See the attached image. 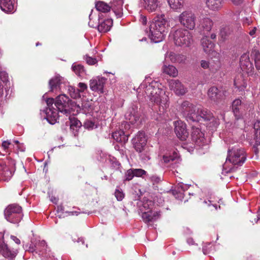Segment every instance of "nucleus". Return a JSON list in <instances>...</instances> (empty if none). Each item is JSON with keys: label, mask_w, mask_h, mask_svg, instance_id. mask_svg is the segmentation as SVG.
<instances>
[{"label": "nucleus", "mask_w": 260, "mask_h": 260, "mask_svg": "<svg viewBox=\"0 0 260 260\" xmlns=\"http://www.w3.org/2000/svg\"><path fill=\"white\" fill-rule=\"evenodd\" d=\"M72 69L78 76H82L86 74L85 68L82 64L74 63L72 66Z\"/></svg>", "instance_id": "nucleus-41"}, {"label": "nucleus", "mask_w": 260, "mask_h": 260, "mask_svg": "<svg viewBox=\"0 0 260 260\" xmlns=\"http://www.w3.org/2000/svg\"><path fill=\"white\" fill-rule=\"evenodd\" d=\"M196 114V118L198 119L194 120V122H199L202 119L205 121H209L213 118V114L207 109L203 108L201 106H199Z\"/></svg>", "instance_id": "nucleus-18"}, {"label": "nucleus", "mask_w": 260, "mask_h": 260, "mask_svg": "<svg viewBox=\"0 0 260 260\" xmlns=\"http://www.w3.org/2000/svg\"><path fill=\"white\" fill-rule=\"evenodd\" d=\"M106 78L96 77L89 81V87L91 90L98 92L100 93L105 92L104 86L106 83Z\"/></svg>", "instance_id": "nucleus-12"}, {"label": "nucleus", "mask_w": 260, "mask_h": 260, "mask_svg": "<svg viewBox=\"0 0 260 260\" xmlns=\"http://www.w3.org/2000/svg\"><path fill=\"white\" fill-rule=\"evenodd\" d=\"M259 145H256V143L255 142V144L253 145V152L254 153V154L256 155H258V153H259V149L258 148L257 146H258Z\"/></svg>", "instance_id": "nucleus-62"}, {"label": "nucleus", "mask_w": 260, "mask_h": 260, "mask_svg": "<svg viewBox=\"0 0 260 260\" xmlns=\"http://www.w3.org/2000/svg\"><path fill=\"white\" fill-rule=\"evenodd\" d=\"M169 57L173 63H184L186 59L185 55L176 54L174 52H171L169 55Z\"/></svg>", "instance_id": "nucleus-33"}, {"label": "nucleus", "mask_w": 260, "mask_h": 260, "mask_svg": "<svg viewBox=\"0 0 260 260\" xmlns=\"http://www.w3.org/2000/svg\"><path fill=\"white\" fill-rule=\"evenodd\" d=\"M240 64L241 69L244 73L248 75L253 74L254 68L248 54L245 53L241 56Z\"/></svg>", "instance_id": "nucleus-13"}, {"label": "nucleus", "mask_w": 260, "mask_h": 260, "mask_svg": "<svg viewBox=\"0 0 260 260\" xmlns=\"http://www.w3.org/2000/svg\"><path fill=\"white\" fill-rule=\"evenodd\" d=\"M69 125L70 131L73 134L76 136L78 135L79 129L82 126L81 122L75 116L69 117Z\"/></svg>", "instance_id": "nucleus-28"}, {"label": "nucleus", "mask_w": 260, "mask_h": 260, "mask_svg": "<svg viewBox=\"0 0 260 260\" xmlns=\"http://www.w3.org/2000/svg\"><path fill=\"white\" fill-rule=\"evenodd\" d=\"M11 239L17 244L19 245L21 243L20 240L16 236L11 235Z\"/></svg>", "instance_id": "nucleus-64"}, {"label": "nucleus", "mask_w": 260, "mask_h": 260, "mask_svg": "<svg viewBox=\"0 0 260 260\" xmlns=\"http://www.w3.org/2000/svg\"><path fill=\"white\" fill-rule=\"evenodd\" d=\"M91 14H92V11L91 12L90 14L89 15V21L88 22V24L91 27H93V28L98 27V25H96V23H94V22L92 21V18L91 17Z\"/></svg>", "instance_id": "nucleus-61"}, {"label": "nucleus", "mask_w": 260, "mask_h": 260, "mask_svg": "<svg viewBox=\"0 0 260 260\" xmlns=\"http://www.w3.org/2000/svg\"><path fill=\"white\" fill-rule=\"evenodd\" d=\"M154 205V203L153 201L144 197L143 198L142 207L141 210L142 211L144 210L152 211Z\"/></svg>", "instance_id": "nucleus-43"}, {"label": "nucleus", "mask_w": 260, "mask_h": 260, "mask_svg": "<svg viewBox=\"0 0 260 260\" xmlns=\"http://www.w3.org/2000/svg\"><path fill=\"white\" fill-rule=\"evenodd\" d=\"M24 249L29 252L38 253L43 260H48V258H50V250L44 240L37 241L35 243L31 241L28 247L27 245L25 246Z\"/></svg>", "instance_id": "nucleus-3"}, {"label": "nucleus", "mask_w": 260, "mask_h": 260, "mask_svg": "<svg viewBox=\"0 0 260 260\" xmlns=\"http://www.w3.org/2000/svg\"><path fill=\"white\" fill-rule=\"evenodd\" d=\"M216 54L214 59H211L210 61V70L212 71H217L220 68V62L219 60V54L216 52H214Z\"/></svg>", "instance_id": "nucleus-40"}, {"label": "nucleus", "mask_w": 260, "mask_h": 260, "mask_svg": "<svg viewBox=\"0 0 260 260\" xmlns=\"http://www.w3.org/2000/svg\"><path fill=\"white\" fill-rule=\"evenodd\" d=\"M0 253L5 257L13 258L16 256L17 252L10 250L3 239H0Z\"/></svg>", "instance_id": "nucleus-23"}, {"label": "nucleus", "mask_w": 260, "mask_h": 260, "mask_svg": "<svg viewBox=\"0 0 260 260\" xmlns=\"http://www.w3.org/2000/svg\"><path fill=\"white\" fill-rule=\"evenodd\" d=\"M254 140L256 145H260V121L257 120L253 124Z\"/></svg>", "instance_id": "nucleus-37"}, {"label": "nucleus", "mask_w": 260, "mask_h": 260, "mask_svg": "<svg viewBox=\"0 0 260 260\" xmlns=\"http://www.w3.org/2000/svg\"><path fill=\"white\" fill-rule=\"evenodd\" d=\"M201 44L204 51L206 53H210L211 52H212V53L214 52L213 51L214 47V43L208 37H205L203 38L201 40Z\"/></svg>", "instance_id": "nucleus-31"}, {"label": "nucleus", "mask_w": 260, "mask_h": 260, "mask_svg": "<svg viewBox=\"0 0 260 260\" xmlns=\"http://www.w3.org/2000/svg\"><path fill=\"white\" fill-rule=\"evenodd\" d=\"M68 90L69 95L72 98L76 99L80 98V93L79 90L76 88L75 87L69 86Z\"/></svg>", "instance_id": "nucleus-44"}, {"label": "nucleus", "mask_w": 260, "mask_h": 260, "mask_svg": "<svg viewBox=\"0 0 260 260\" xmlns=\"http://www.w3.org/2000/svg\"><path fill=\"white\" fill-rule=\"evenodd\" d=\"M115 196L118 201H121L123 200L124 197V194L123 191L119 189H116L114 193Z\"/></svg>", "instance_id": "nucleus-52"}, {"label": "nucleus", "mask_w": 260, "mask_h": 260, "mask_svg": "<svg viewBox=\"0 0 260 260\" xmlns=\"http://www.w3.org/2000/svg\"><path fill=\"white\" fill-rule=\"evenodd\" d=\"M12 146L10 141H4L3 142L2 147L6 152L9 151L11 147Z\"/></svg>", "instance_id": "nucleus-54"}, {"label": "nucleus", "mask_w": 260, "mask_h": 260, "mask_svg": "<svg viewBox=\"0 0 260 260\" xmlns=\"http://www.w3.org/2000/svg\"><path fill=\"white\" fill-rule=\"evenodd\" d=\"M140 151H136L139 153V157L141 159L144 161H147L150 159L149 151L148 147H145L144 148H141Z\"/></svg>", "instance_id": "nucleus-39"}, {"label": "nucleus", "mask_w": 260, "mask_h": 260, "mask_svg": "<svg viewBox=\"0 0 260 260\" xmlns=\"http://www.w3.org/2000/svg\"><path fill=\"white\" fill-rule=\"evenodd\" d=\"M251 56L254 59L255 66L257 70L260 72V53L256 49H252Z\"/></svg>", "instance_id": "nucleus-42"}, {"label": "nucleus", "mask_w": 260, "mask_h": 260, "mask_svg": "<svg viewBox=\"0 0 260 260\" xmlns=\"http://www.w3.org/2000/svg\"><path fill=\"white\" fill-rule=\"evenodd\" d=\"M98 20V29L100 32L105 33L110 30L113 25V20L112 19H107L103 20L99 17Z\"/></svg>", "instance_id": "nucleus-26"}, {"label": "nucleus", "mask_w": 260, "mask_h": 260, "mask_svg": "<svg viewBox=\"0 0 260 260\" xmlns=\"http://www.w3.org/2000/svg\"><path fill=\"white\" fill-rule=\"evenodd\" d=\"M201 66L204 69L209 68L210 69V61L202 60L201 61Z\"/></svg>", "instance_id": "nucleus-60"}, {"label": "nucleus", "mask_w": 260, "mask_h": 260, "mask_svg": "<svg viewBox=\"0 0 260 260\" xmlns=\"http://www.w3.org/2000/svg\"><path fill=\"white\" fill-rule=\"evenodd\" d=\"M196 16L191 10H186L178 16L180 24L189 30H193L196 25Z\"/></svg>", "instance_id": "nucleus-7"}, {"label": "nucleus", "mask_w": 260, "mask_h": 260, "mask_svg": "<svg viewBox=\"0 0 260 260\" xmlns=\"http://www.w3.org/2000/svg\"><path fill=\"white\" fill-rule=\"evenodd\" d=\"M79 91V92H83L87 89V85L84 83L80 82L78 84Z\"/></svg>", "instance_id": "nucleus-59"}, {"label": "nucleus", "mask_w": 260, "mask_h": 260, "mask_svg": "<svg viewBox=\"0 0 260 260\" xmlns=\"http://www.w3.org/2000/svg\"><path fill=\"white\" fill-rule=\"evenodd\" d=\"M188 186L182 183H179L175 186L174 189L172 190L173 194L176 198L181 200L183 198V192L187 189Z\"/></svg>", "instance_id": "nucleus-29"}, {"label": "nucleus", "mask_w": 260, "mask_h": 260, "mask_svg": "<svg viewBox=\"0 0 260 260\" xmlns=\"http://www.w3.org/2000/svg\"><path fill=\"white\" fill-rule=\"evenodd\" d=\"M223 0H205L207 7L211 10H218L222 6Z\"/></svg>", "instance_id": "nucleus-35"}, {"label": "nucleus", "mask_w": 260, "mask_h": 260, "mask_svg": "<svg viewBox=\"0 0 260 260\" xmlns=\"http://www.w3.org/2000/svg\"><path fill=\"white\" fill-rule=\"evenodd\" d=\"M160 217V212H152V211H144L142 214V218L145 223L153 222Z\"/></svg>", "instance_id": "nucleus-22"}, {"label": "nucleus", "mask_w": 260, "mask_h": 260, "mask_svg": "<svg viewBox=\"0 0 260 260\" xmlns=\"http://www.w3.org/2000/svg\"><path fill=\"white\" fill-rule=\"evenodd\" d=\"M67 105L68 109H66V114L68 112L71 113L72 111H75L76 109H77V111L80 108V107L77 105L75 102L70 100H68Z\"/></svg>", "instance_id": "nucleus-45"}, {"label": "nucleus", "mask_w": 260, "mask_h": 260, "mask_svg": "<svg viewBox=\"0 0 260 260\" xmlns=\"http://www.w3.org/2000/svg\"><path fill=\"white\" fill-rule=\"evenodd\" d=\"M140 3L144 9L149 12H155L159 4L158 0H141Z\"/></svg>", "instance_id": "nucleus-24"}, {"label": "nucleus", "mask_w": 260, "mask_h": 260, "mask_svg": "<svg viewBox=\"0 0 260 260\" xmlns=\"http://www.w3.org/2000/svg\"><path fill=\"white\" fill-rule=\"evenodd\" d=\"M15 7V0H0V8L5 13H14Z\"/></svg>", "instance_id": "nucleus-21"}, {"label": "nucleus", "mask_w": 260, "mask_h": 260, "mask_svg": "<svg viewBox=\"0 0 260 260\" xmlns=\"http://www.w3.org/2000/svg\"><path fill=\"white\" fill-rule=\"evenodd\" d=\"M199 106L193 105L187 101L183 102L180 106V111L188 121L194 122V120H197V114Z\"/></svg>", "instance_id": "nucleus-8"}, {"label": "nucleus", "mask_w": 260, "mask_h": 260, "mask_svg": "<svg viewBox=\"0 0 260 260\" xmlns=\"http://www.w3.org/2000/svg\"><path fill=\"white\" fill-rule=\"evenodd\" d=\"M149 179L151 180L153 184L155 183H158L161 181V178L156 175H152L149 177Z\"/></svg>", "instance_id": "nucleus-57"}, {"label": "nucleus", "mask_w": 260, "mask_h": 260, "mask_svg": "<svg viewBox=\"0 0 260 260\" xmlns=\"http://www.w3.org/2000/svg\"><path fill=\"white\" fill-rule=\"evenodd\" d=\"M174 43L176 46L188 47L192 42V36L187 29L180 28L173 34Z\"/></svg>", "instance_id": "nucleus-4"}, {"label": "nucleus", "mask_w": 260, "mask_h": 260, "mask_svg": "<svg viewBox=\"0 0 260 260\" xmlns=\"http://www.w3.org/2000/svg\"><path fill=\"white\" fill-rule=\"evenodd\" d=\"M246 159V154L243 148H232L229 149L226 161L234 165L242 166Z\"/></svg>", "instance_id": "nucleus-6"}, {"label": "nucleus", "mask_w": 260, "mask_h": 260, "mask_svg": "<svg viewBox=\"0 0 260 260\" xmlns=\"http://www.w3.org/2000/svg\"><path fill=\"white\" fill-rule=\"evenodd\" d=\"M140 116L141 114L138 111V107L134 105L130 107L125 114V118L129 120L132 124L138 121Z\"/></svg>", "instance_id": "nucleus-17"}, {"label": "nucleus", "mask_w": 260, "mask_h": 260, "mask_svg": "<svg viewBox=\"0 0 260 260\" xmlns=\"http://www.w3.org/2000/svg\"><path fill=\"white\" fill-rule=\"evenodd\" d=\"M168 26L169 22L164 14L155 16L149 26L151 40L154 43L161 42L166 35Z\"/></svg>", "instance_id": "nucleus-2"}, {"label": "nucleus", "mask_w": 260, "mask_h": 260, "mask_svg": "<svg viewBox=\"0 0 260 260\" xmlns=\"http://www.w3.org/2000/svg\"><path fill=\"white\" fill-rule=\"evenodd\" d=\"M65 94H61L58 95L55 100L53 98H45V94L43 96V99L45 101L47 107L43 110H41V115H44V118L51 124H54L58 122L59 115L56 110L53 107L54 104L58 112L65 113Z\"/></svg>", "instance_id": "nucleus-1"}, {"label": "nucleus", "mask_w": 260, "mask_h": 260, "mask_svg": "<svg viewBox=\"0 0 260 260\" xmlns=\"http://www.w3.org/2000/svg\"><path fill=\"white\" fill-rule=\"evenodd\" d=\"M161 71L163 73L173 77L177 76L178 73L177 69L174 66L165 63L161 68Z\"/></svg>", "instance_id": "nucleus-32"}, {"label": "nucleus", "mask_w": 260, "mask_h": 260, "mask_svg": "<svg viewBox=\"0 0 260 260\" xmlns=\"http://www.w3.org/2000/svg\"><path fill=\"white\" fill-rule=\"evenodd\" d=\"M134 147L136 151H140L141 148L147 147V139L143 132H139L133 139Z\"/></svg>", "instance_id": "nucleus-14"}, {"label": "nucleus", "mask_w": 260, "mask_h": 260, "mask_svg": "<svg viewBox=\"0 0 260 260\" xmlns=\"http://www.w3.org/2000/svg\"><path fill=\"white\" fill-rule=\"evenodd\" d=\"M198 27L201 31L209 32L213 25V22L210 18L204 16L200 17Z\"/></svg>", "instance_id": "nucleus-20"}, {"label": "nucleus", "mask_w": 260, "mask_h": 260, "mask_svg": "<svg viewBox=\"0 0 260 260\" xmlns=\"http://www.w3.org/2000/svg\"><path fill=\"white\" fill-rule=\"evenodd\" d=\"M4 214L7 220L13 223L19 222L23 217L22 208L17 204L8 206L5 209Z\"/></svg>", "instance_id": "nucleus-5"}, {"label": "nucleus", "mask_w": 260, "mask_h": 260, "mask_svg": "<svg viewBox=\"0 0 260 260\" xmlns=\"http://www.w3.org/2000/svg\"><path fill=\"white\" fill-rule=\"evenodd\" d=\"M174 155H175V156L170 155L168 156L164 155L163 156V159L164 160V162L166 163H168L170 161H174L175 159L177 157V154L175 153Z\"/></svg>", "instance_id": "nucleus-56"}, {"label": "nucleus", "mask_w": 260, "mask_h": 260, "mask_svg": "<svg viewBox=\"0 0 260 260\" xmlns=\"http://www.w3.org/2000/svg\"><path fill=\"white\" fill-rule=\"evenodd\" d=\"M233 32L229 27L222 28L220 32V35L223 40H225Z\"/></svg>", "instance_id": "nucleus-47"}, {"label": "nucleus", "mask_w": 260, "mask_h": 260, "mask_svg": "<svg viewBox=\"0 0 260 260\" xmlns=\"http://www.w3.org/2000/svg\"><path fill=\"white\" fill-rule=\"evenodd\" d=\"M12 175V171L9 169L4 161L0 160V180L8 181Z\"/></svg>", "instance_id": "nucleus-27"}, {"label": "nucleus", "mask_w": 260, "mask_h": 260, "mask_svg": "<svg viewBox=\"0 0 260 260\" xmlns=\"http://www.w3.org/2000/svg\"><path fill=\"white\" fill-rule=\"evenodd\" d=\"M223 91L216 86L211 87L208 91V96L209 99L214 102L218 103L223 98Z\"/></svg>", "instance_id": "nucleus-15"}, {"label": "nucleus", "mask_w": 260, "mask_h": 260, "mask_svg": "<svg viewBox=\"0 0 260 260\" xmlns=\"http://www.w3.org/2000/svg\"><path fill=\"white\" fill-rule=\"evenodd\" d=\"M84 59L85 60L86 63L89 65H94L98 62V60L95 58H92L88 55L84 56Z\"/></svg>", "instance_id": "nucleus-51"}, {"label": "nucleus", "mask_w": 260, "mask_h": 260, "mask_svg": "<svg viewBox=\"0 0 260 260\" xmlns=\"http://www.w3.org/2000/svg\"><path fill=\"white\" fill-rule=\"evenodd\" d=\"M82 109L85 113H89L92 111L93 107L92 102L88 101L84 102L82 104Z\"/></svg>", "instance_id": "nucleus-46"}, {"label": "nucleus", "mask_w": 260, "mask_h": 260, "mask_svg": "<svg viewBox=\"0 0 260 260\" xmlns=\"http://www.w3.org/2000/svg\"><path fill=\"white\" fill-rule=\"evenodd\" d=\"M167 1L171 9L178 11L183 7L184 0H167Z\"/></svg>", "instance_id": "nucleus-38"}, {"label": "nucleus", "mask_w": 260, "mask_h": 260, "mask_svg": "<svg viewBox=\"0 0 260 260\" xmlns=\"http://www.w3.org/2000/svg\"><path fill=\"white\" fill-rule=\"evenodd\" d=\"M135 176L142 177L143 175H146L147 172L141 169H133Z\"/></svg>", "instance_id": "nucleus-53"}, {"label": "nucleus", "mask_w": 260, "mask_h": 260, "mask_svg": "<svg viewBox=\"0 0 260 260\" xmlns=\"http://www.w3.org/2000/svg\"><path fill=\"white\" fill-rule=\"evenodd\" d=\"M134 176L135 175L133 169H130L125 173L124 181H130L134 177Z\"/></svg>", "instance_id": "nucleus-50"}, {"label": "nucleus", "mask_w": 260, "mask_h": 260, "mask_svg": "<svg viewBox=\"0 0 260 260\" xmlns=\"http://www.w3.org/2000/svg\"><path fill=\"white\" fill-rule=\"evenodd\" d=\"M95 7L98 11L103 13L108 12L111 10V6H109L103 1H99L96 2L95 4Z\"/></svg>", "instance_id": "nucleus-36"}, {"label": "nucleus", "mask_w": 260, "mask_h": 260, "mask_svg": "<svg viewBox=\"0 0 260 260\" xmlns=\"http://www.w3.org/2000/svg\"><path fill=\"white\" fill-rule=\"evenodd\" d=\"M174 132L177 137L181 140H186L189 136V133L186 129V125L181 120L174 122Z\"/></svg>", "instance_id": "nucleus-11"}, {"label": "nucleus", "mask_w": 260, "mask_h": 260, "mask_svg": "<svg viewBox=\"0 0 260 260\" xmlns=\"http://www.w3.org/2000/svg\"><path fill=\"white\" fill-rule=\"evenodd\" d=\"M128 136V134H125L121 129L115 131L112 134V137L115 140L123 144L127 142Z\"/></svg>", "instance_id": "nucleus-30"}, {"label": "nucleus", "mask_w": 260, "mask_h": 260, "mask_svg": "<svg viewBox=\"0 0 260 260\" xmlns=\"http://www.w3.org/2000/svg\"><path fill=\"white\" fill-rule=\"evenodd\" d=\"M124 0H113L111 5V9L115 14L117 18H121L123 16V5Z\"/></svg>", "instance_id": "nucleus-25"}, {"label": "nucleus", "mask_w": 260, "mask_h": 260, "mask_svg": "<svg viewBox=\"0 0 260 260\" xmlns=\"http://www.w3.org/2000/svg\"><path fill=\"white\" fill-rule=\"evenodd\" d=\"M191 137L192 141L199 146L201 145L205 141L204 134L200 128L194 126L192 127Z\"/></svg>", "instance_id": "nucleus-19"}, {"label": "nucleus", "mask_w": 260, "mask_h": 260, "mask_svg": "<svg viewBox=\"0 0 260 260\" xmlns=\"http://www.w3.org/2000/svg\"><path fill=\"white\" fill-rule=\"evenodd\" d=\"M156 82H152L146 87L145 93L152 102L160 105L161 103L160 94L162 90L158 87Z\"/></svg>", "instance_id": "nucleus-9"}, {"label": "nucleus", "mask_w": 260, "mask_h": 260, "mask_svg": "<svg viewBox=\"0 0 260 260\" xmlns=\"http://www.w3.org/2000/svg\"><path fill=\"white\" fill-rule=\"evenodd\" d=\"M232 110L235 118V124H236L237 121L239 120L244 121L243 116L244 106L242 104V102L240 99H236L233 102Z\"/></svg>", "instance_id": "nucleus-10"}, {"label": "nucleus", "mask_w": 260, "mask_h": 260, "mask_svg": "<svg viewBox=\"0 0 260 260\" xmlns=\"http://www.w3.org/2000/svg\"><path fill=\"white\" fill-rule=\"evenodd\" d=\"M234 85L240 91H243L247 86V84L244 80H242V83H240L237 80L234 81Z\"/></svg>", "instance_id": "nucleus-49"}, {"label": "nucleus", "mask_w": 260, "mask_h": 260, "mask_svg": "<svg viewBox=\"0 0 260 260\" xmlns=\"http://www.w3.org/2000/svg\"><path fill=\"white\" fill-rule=\"evenodd\" d=\"M56 217L59 219L63 218L65 217L63 204H61L57 207Z\"/></svg>", "instance_id": "nucleus-48"}, {"label": "nucleus", "mask_w": 260, "mask_h": 260, "mask_svg": "<svg viewBox=\"0 0 260 260\" xmlns=\"http://www.w3.org/2000/svg\"><path fill=\"white\" fill-rule=\"evenodd\" d=\"M81 212L77 211H66V214L68 215L67 216H71L74 215V214H76V215H78L79 214H80Z\"/></svg>", "instance_id": "nucleus-63"}, {"label": "nucleus", "mask_w": 260, "mask_h": 260, "mask_svg": "<svg viewBox=\"0 0 260 260\" xmlns=\"http://www.w3.org/2000/svg\"><path fill=\"white\" fill-rule=\"evenodd\" d=\"M14 142L16 144V147L18 150L22 151V152H23L25 151V147L23 144L20 143L19 142V141L17 140L14 141Z\"/></svg>", "instance_id": "nucleus-58"}, {"label": "nucleus", "mask_w": 260, "mask_h": 260, "mask_svg": "<svg viewBox=\"0 0 260 260\" xmlns=\"http://www.w3.org/2000/svg\"><path fill=\"white\" fill-rule=\"evenodd\" d=\"M170 88L177 95H183L187 91V89L178 80H171L169 82Z\"/></svg>", "instance_id": "nucleus-16"}, {"label": "nucleus", "mask_w": 260, "mask_h": 260, "mask_svg": "<svg viewBox=\"0 0 260 260\" xmlns=\"http://www.w3.org/2000/svg\"><path fill=\"white\" fill-rule=\"evenodd\" d=\"M61 84V79L59 75H55L52 78L49 82L50 90L53 91L55 89H60V85Z\"/></svg>", "instance_id": "nucleus-34"}, {"label": "nucleus", "mask_w": 260, "mask_h": 260, "mask_svg": "<svg viewBox=\"0 0 260 260\" xmlns=\"http://www.w3.org/2000/svg\"><path fill=\"white\" fill-rule=\"evenodd\" d=\"M95 125L94 122L91 120H86L83 124V126L86 129H93Z\"/></svg>", "instance_id": "nucleus-55"}]
</instances>
